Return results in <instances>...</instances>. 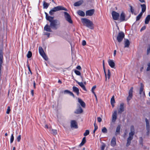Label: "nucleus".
I'll use <instances>...</instances> for the list:
<instances>
[{"label": "nucleus", "instance_id": "obj_1", "mask_svg": "<svg viewBox=\"0 0 150 150\" xmlns=\"http://www.w3.org/2000/svg\"><path fill=\"white\" fill-rule=\"evenodd\" d=\"M54 18L53 17L52 19H50L49 21L50 22V25L47 24L45 26L44 29L45 30L51 32L52 30L51 28L56 30L60 26V23L59 21L57 19L54 20Z\"/></svg>", "mask_w": 150, "mask_h": 150}, {"label": "nucleus", "instance_id": "obj_2", "mask_svg": "<svg viewBox=\"0 0 150 150\" xmlns=\"http://www.w3.org/2000/svg\"><path fill=\"white\" fill-rule=\"evenodd\" d=\"M134 134L135 131L134 126L133 125H132L130 127V132L129 133V136L127 140L126 146L128 147L130 144L131 141L133 139Z\"/></svg>", "mask_w": 150, "mask_h": 150}, {"label": "nucleus", "instance_id": "obj_3", "mask_svg": "<svg viewBox=\"0 0 150 150\" xmlns=\"http://www.w3.org/2000/svg\"><path fill=\"white\" fill-rule=\"evenodd\" d=\"M81 21L83 25H85L87 27L91 29L94 28L93 24L92 22L86 18H83L81 19Z\"/></svg>", "mask_w": 150, "mask_h": 150}, {"label": "nucleus", "instance_id": "obj_4", "mask_svg": "<svg viewBox=\"0 0 150 150\" xmlns=\"http://www.w3.org/2000/svg\"><path fill=\"white\" fill-rule=\"evenodd\" d=\"M60 10L67 11V9L62 6H59L54 7L51 9L49 12V14L51 16L53 15L54 12Z\"/></svg>", "mask_w": 150, "mask_h": 150}, {"label": "nucleus", "instance_id": "obj_5", "mask_svg": "<svg viewBox=\"0 0 150 150\" xmlns=\"http://www.w3.org/2000/svg\"><path fill=\"white\" fill-rule=\"evenodd\" d=\"M3 47H1L0 49V76L1 75V69L3 59Z\"/></svg>", "mask_w": 150, "mask_h": 150}, {"label": "nucleus", "instance_id": "obj_6", "mask_svg": "<svg viewBox=\"0 0 150 150\" xmlns=\"http://www.w3.org/2000/svg\"><path fill=\"white\" fill-rule=\"evenodd\" d=\"M125 36V34L123 32L121 31L119 32L117 37V39L118 42L119 43L121 42L124 38Z\"/></svg>", "mask_w": 150, "mask_h": 150}, {"label": "nucleus", "instance_id": "obj_7", "mask_svg": "<svg viewBox=\"0 0 150 150\" xmlns=\"http://www.w3.org/2000/svg\"><path fill=\"white\" fill-rule=\"evenodd\" d=\"M39 51L40 55L46 61H47L48 60V58L46 55L43 48L41 47H39Z\"/></svg>", "mask_w": 150, "mask_h": 150}, {"label": "nucleus", "instance_id": "obj_8", "mask_svg": "<svg viewBox=\"0 0 150 150\" xmlns=\"http://www.w3.org/2000/svg\"><path fill=\"white\" fill-rule=\"evenodd\" d=\"M64 16L66 20L69 23H72L73 21L71 20L70 15L66 12H64Z\"/></svg>", "mask_w": 150, "mask_h": 150}, {"label": "nucleus", "instance_id": "obj_9", "mask_svg": "<svg viewBox=\"0 0 150 150\" xmlns=\"http://www.w3.org/2000/svg\"><path fill=\"white\" fill-rule=\"evenodd\" d=\"M119 17L120 22L127 21L129 18H126V15L123 11H122L121 12Z\"/></svg>", "mask_w": 150, "mask_h": 150}, {"label": "nucleus", "instance_id": "obj_10", "mask_svg": "<svg viewBox=\"0 0 150 150\" xmlns=\"http://www.w3.org/2000/svg\"><path fill=\"white\" fill-rule=\"evenodd\" d=\"M133 87H132L129 90L128 92V96L127 98V100L128 102L131 100L133 96Z\"/></svg>", "mask_w": 150, "mask_h": 150}, {"label": "nucleus", "instance_id": "obj_11", "mask_svg": "<svg viewBox=\"0 0 150 150\" xmlns=\"http://www.w3.org/2000/svg\"><path fill=\"white\" fill-rule=\"evenodd\" d=\"M112 15L113 20H118L120 16L119 13L115 11H112Z\"/></svg>", "mask_w": 150, "mask_h": 150}, {"label": "nucleus", "instance_id": "obj_12", "mask_svg": "<svg viewBox=\"0 0 150 150\" xmlns=\"http://www.w3.org/2000/svg\"><path fill=\"white\" fill-rule=\"evenodd\" d=\"M71 128L77 129L78 128L77 123L75 120H71Z\"/></svg>", "mask_w": 150, "mask_h": 150}, {"label": "nucleus", "instance_id": "obj_13", "mask_svg": "<svg viewBox=\"0 0 150 150\" xmlns=\"http://www.w3.org/2000/svg\"><path fill=\"white\" fill-rule=\"evenodd\" d=\"M109 66L112 68L115 69V64L112 60L109 59L108 61Z\"/></svg>", "mask_w": 150, "mask_h": 150}, {"label": "nucleus", "instance_id": "obj_14", "mask_svg": "<svg viewBox=\"0 0 150 150\" xmlns=\"http://www.w3.org/2000/svg\"><path fill=\"white\" fill-rule=\"evenodd\" d=\"M95 10L94 9H90L86 11V16H92L94 14Z\"/></svg>", "mask_w": 150, "mask_h": 150}, {"label": "nucleus", "instance_id": "obj_15", "mask_svg": "<svg viewBox=\"0 0 150 150\" xmlns=\"http://www.w3.org/2000/svg\"><path fill=\"white\" fill-rule=\"evenodd\" d=\"M124 104L122 103L120 104V108L118 110V112L119 113H121L124 111Z\"/></svg>", "mask_w": 150, "mask_h": 150}, {"label": "nucleus", "instance_id": "obj_16", "mask_svg": "<svg viewBox=\"0 0 150 150\" xmlns=\"http://www.w3.org/2000/svg\"><path fill=\"white\" fill-rule=\"evenodd\" d=\"M76 82L84 90V91H86V89L84 85L83 82H79L77 81H76Z\"/></svg>", "mask_w": 150, "mask_h": 150}, {"label": "nucleus", "instance_id": "obj_17", "mask_svg": "<svg viewBox=\"0 0 150 150\" xmlns=\"http://www.w3.org/2000/svg\"><path fill=\"white\" fill-rule=\"evenodd\" d=\"M117 111H115L113 113L112 115V121L113 122H114L117 119Z\"/></svg>", "mask_w": 150, "mask_h": 150}, {"label": "nucleus", "instance_id": "obj_18", "mask_svg": "<svg viewBox=\"0 0 150 150\" xmlns=\"http://www.w3.org/2000/svg\"><path fill=\"white\" fill-rule=\"evenodd\" d=\"M83 112V110L81 107L77 109L76 111L74 112V113L76 114H79L82 113Z\"/></svg>", "mask_w": 150, "mask_h": 150}, {"label": "nucleus", "instance_id": "obj_19", "mask_svg": "<svg viewBox=\"0 0 150 150\" xmlns=\"http://www.w3.org/2000/svg\"><path fill=\"white\" fill-rule=\"evenodd\" d=\"M116 145V138L113 137L112 139L111 142V145L112 146H114Z\"/></svg>", "mask_w": 150, "mask_h": 150}, {"label": "nucleus", "instance_id": "obj_20", "mask_svg": "<svg viewBox=\"0 0 150 150\" xmlns=\"http://www.w3.org/2000/svg\"><path fill=\"white\" fill-rule=\"evenodd\" d=\"M73 91L76 93L77 96L79 94V89L76 86H74L73 87Z\"/></svg>", "mask_w": 150, "mask_h": 150}, {"label": "nucleus", "instance_id": "obj_21", "mask_svg": "<svg viewBox=\"0 0 150 150\" xmlns=\"http://www.w3.org/2000/svg\"><path fill=\"white\" fill-rule=\"evenodd\" d=\"M121 126L120 125H118L117 127L115 132V135H117L120 134Z\"/></svg>", "mask_w": 150, "mask_h": 150}, {"label": "nucleus", "instance_id": "obj_22", "mask_svg": "<svg viewBox=\"0 0 150 150\" xmlns=\"http://www.w3.org/2000/svg\"><path fill=\"white\" fill-rule=\"evenodd\" d=\"M78 102L80 103L81 106L83 108H85L86 106L85 103L81 99L79 98H78Z\"/></svg>", "mask_w": 150, "mask_h": 150}, {"label": "nucleus", "instance_id": "obj_23", "mask_svg": "<svg viewBox=\"0 0 150 150\" xmlns=\"http://www.w3.org/2000/svg\"><path fill=\"white\" fill-rule=\"evenodd\" d=\"M129 45L130 42L129 40L127 39L125 40L124 41V47H128Z\"/></svg>", "mask_w": 150, "mask_h": 150}, {"label": "nucleus", "instance_id": "obj_24", "mask_svg": "<svg viewBox=\"0 0 150 150\" xmlns=\"http://www.w3.org/2000/svg\"><path fill=\"white\" fill-rule=\"evenodd\" d=\"M145 121L146 124V129L148 132H149L150 130V127L149 121L147 118L145 119Z\"/></svg>", "mask_w": 150, "mask_h": 150}, {"label": "nucleus", "instance_id": "obj_25", "mask_svg": "<svg viewBox=\"0 0 150 150\" xmlns=\"http://www.w3.org/2000/svg\"><path fill=\"white\" fill-rule=\"evenodd\" d=\"M83 3L82 0L80 1L75 3L74 4V6H79L81 5Z\"/></svg>", "mask_w": 150, "mask_h": 150}, {"label": "nucleus", "instance_id": "obj_26", "mask_svg": "<svg viewBox=\"0 0 150 150\" xmlns=\"http://www.w3.org/2000/svg\"><path fill=\"white\" fill-rule=\"evenodd\" d=\"M141 6L142 8V11L141 12L142 13L145 11L146 10V6L145 4H141Z\"/></svg>", "mask_w": 150, "mask_h": 150}, {"label": "nucleus", "instance_id": "obj_27", "mask_svg": "<svg viewBox=\"0 0 150 150\" xmlns=\"http://www.w3.org/2000/svg\"><path fill=\"white\" fill-rule=\"evenodd\" d=\"M150 20V15H148L146 18L145 23V24H148L149 23V21Z\"/></svg>", "mask_w": 150, "mask_h": 150}, {"label": "nucleus", "instance_id": "obj_28", "mask_svg": "<svg viewBox=\"0 0 150 150\" xmlns=\"http://www.w3.org/2000/svg\"><path fill=\"white\" fill-rule=\"evenodd\" d=\"M77 13L82 16H84L85 15V13L83 11L80 10L78 11Z\"/></svg>", "mask_w": 150, "mask_h": 150}, {"label": "nucleus", "instance_id": "obj_29", "mask_svg": "<svg viewBox=\"0 0 150 150\" xmlns=\"http://www.w3.org/2000/svg\"><path fill=\"white\" fill-rule=\"evenodd\" d=\"M86 141V137H84L83 138L81 143L79 145V146H83L84 144L85 143Z\"/></svg>", "mask_w": 150, "mask_h": 150}, {"label": "nucleus", "instance_id": "obj_30", "mask_svg": "<svg viewBox=\"0 0 150 150\" xmlns=\"http://www.w3.org/2000/svg\"><path fill=\"white\" fill-rule=\"evenodd\" d=\"M45 14L46 15V19L47 21H49L50 19L53 18V17L49 16L48 14L46 12H45Z\"/></svg>", "mask_w": 150, "mask_h": 150}, {"label": "nucleus", "instance_id": "obj_31", "mask_svg": "<svg viewBox=\"0 0 150 150\" xmlns=\"http://www.w3.org/2000/svg\"><path fill=\"white\" fill-rule=\"evenodd\" d=\"M143 13L140 12V13L136 17V21H139L141 18Z\"/></svg>", "mask_w": 150, "mask_h": 150}, {"label": "nucleus", "instance_id": "obj_32", "mask_svg": "<svg viewBox=\"0 0 150 150\" xmlns=\"http://www.w3.org/2000/svg\"><path fill=\"white\" fill-rule=\"evenodd\" d=\"M49 4L47 3L45 1L43 2V6L44 8H47L49 5Z\"/></svg>", "mask_w": 150, "mask_h": 150}, {"label": "nucleus", "instance_id": "obj_33", "mask_svg": "<svg viewBox=\"0 0 150 150\" xmlns=\"http://www.w3.org/2000/svg\"><path fill=\"white\" fill-rule=\"evenodd\" d=\"M143 86L142 84L141 83V86L140 88L139 94H142V92H143Z\"/></svg>", "mask_w": 150, "mask_h": 150}, {"label": "nucleus", "instance_id": "obj_34", "mask_svg": "<svg viewBox=\"0 0 150 150\" xmlns=\"http://www.w3.org/2000/svg\"><path fill=\"white\" fill-rule=\"evenodd\" d=\"M51 133L53 135H56L57 134V130L52 129L51 130Z\"/></svg>", "mask_w": 150, "mask_h": 150}, {"label": "nucleus", "instance_id": "obj_35", "mask_svg": "<svg viewBox=\"0 0 150 150\" xmlns=\"http://www.w3.org/2000/svg\"><path fill=\"white\" fill-rule=\"evenodd\" d=\"M102 132L104 133H107L108 131L105 127H103L102 129Z\"/></svg>", "mask_w": 150, "mask_h": 150}, {"label": "nucleus", "instance_id": "obj_36", "mask_svg": "<svg viewBox=\"0 0 150 150\" xmlns=\"http://www.w3.org/2000/svg\"><path fill=\"white\" fill-rule=\"evenodd\" d=\"M32 56V53L30 51L28 52V53L27 55V56L28 58H30Z\"/></svg>", "mask_w": 150, "mask_h": 150}, {"label": "nucleus", "instance_id": "obj_37", "mask_svg": "<svg viewBox=\"0 0 150 150\" xmlns=\"http://www.w3.org/2000/svg\"><path fill=\"white\" fill-rule=\"evenodd\" d=\"M89 134V131L88 130H86L85 132L83 134V135L85 136H86Z\"/></svg>", "mask_w": 150, "mask_h": 150}, {"label": "nucleus", "instance_id": "obj_38", "mask_svg": "<svg viewBox=\"0 0 150 150\" xmlns=\"http://www.w3.org/2000/svg\"><path fill=\"white\" fill-rule=\"evenodd\" d=\"M111 75V73L109 69H108V74H107V76L108 78V79L110 78Z\"/></svg>", "mask_w": 150, "mask_h": 150}, {"label": "nucleus", "instance_id": "obj_39", "mask_svg": "<svg viewBox=\"0 0 150 150\" xmlns=\"http://www.w3.org/2000/svg\"><path fill=\"white\" fill-rule=\"evenodd\" d=\"M111 104L114 103H115L114 96H113L111 99Z\"/></svg>", "mask_w": 150, "mask_h": 150}, {"label": "nucleus", "instance_id": "obj_40", "mask_svg": "<svg viewBox=\"0 0 150 150\" xmlns=\"http://www.w3.org/2000/svg\"><path fill=\"white\" fill-rule=\"evenodd\" d=\"M147 66L148 67H147L146 69V71H149L150 70V61L149 63H148Z\"/></svg>", "mask_w": 150, "mask_h": 150}, {"label": "nucleus", "instance_id": "obj_41", "mask_svg": "<svg viewBox=\"0 0 150 150\" xmlns=\"http://www.w3.org/2000/svg\"><path fill=\"white\" fill-rule=\"evenodd\" d=\"M96 88V85L93 86L92 88L91 91L92 93L94 94L95 93L94 92V90Z\"/></svg>", "mask_w": 150, "mask_h": 150}, {"label": "nucleus", "instance_id": "obj_42", "mask_svg": "<svg viewBox=\"0 0 150 150\" xmlns=\"http://www.w3.org/2000/svg\"><path fill=\"white\" fill-rule=\"evenodd\" d=\"M14 140V137L13 134H12L11 135V139H10V143H12Z\"/></svg>", "mask_w": 150, "mask_h": 150}, {"label": "nucleus", "instance_id": "obj_43", "mask_svg": "<svg viewBox=\"0 0 150 150\" xmlns=\"http://www.w3.org/2000/svg\"><path fill=\"white\" fill-rule=\"evenodd\" d=\"M129 6L130 8V11L132 13H133L134 11V10L133 8V7L130 5H129Z\"/></svg>", "mask_w": 150, "mask_h": 150}, {"label": "nucleus", "instance_id": "obj_44", "mask_svg": "<svg viewBox=\"0 0 150 150\" xmlns=\"http://www.w3.org/2000/svg\"><path fill=\"white\" fill-rule=\"evenodd\" d=\"M74 72H75V73L77 75H81V74L80 72L78 71L75 70L74 71Z\"/></svg>", "mask_w": 150, "mask_h": 150}, {"label": "nucleus", "instance_id": "obj_45", "mask_svg": "<svg viewBox=\"0 0 150 150\" xmlns=\"http://www.w3.org/2000/svg\"><path fill=\"white\" fill-rule=\"evenodd\" d=\"M21 139V135H19L17 137V141L19 142L20 141Z\"/></svg>", "mask_w": 150, "mask_h": 150}, {"label": "nucleus", "instance_id": "obj_46", "mask_svg": "<svg viewBox=\"0 0 150 150\" xmlns=\"http://www.w3.org/2000/svg\"><path fill=\"white\" fill-rule=\"evenodd\" d=\"M143 139L142 137L139 138V143L140 144H142Z\"/></svg>", "mask_w": 150, "mask_h": 150}, {"label": "nucleus", "instance_id": "obj_47", "mask_svg": "<svg viewBox=\"0 0 150 150\" xmlns=\"http://www.w3.org/2000/svg\"><path fill=\"white\" fill-rule=\"evenodd\" d=\"M10 107L9 106H8V107L7 109L6 113L7 114H8L10 112Z\"/></svg>", "mask_w": 150, "mask_h": 150}, {"label": "nucleus", "instance_id": "obj_48", "mask_svg": "<svg viewBox=\"0 0 150 150\" xmlns=\"http://www.w3.org/2000/svg\"><path fill=\"white\" fill-rule=\"evenodd\" d=\"M103 70L104 71V72L105 73V78H106L105 80H107V74H106V72L105 71V67H103Z\"/></svg>", "mask_w": 150, "mask_h": 150}, {"label": "nucleus", "instance_id": "obj_49", "mask_svg": "<svg viewBox=\"0 0 150 150\" xmlns=\"http://www.w3.org/2000/svg\"><path fill=\"white\" fill-rule=\"evenodd\" d=\"M95 127V128H94V130L93 131V133L94 134L95 132L97 130V129H98V126H95V127Z\"/></svg>", "mask_w": 150, "mask_h": 150}, {"label": "nucleus", "instance_id": "obj_50", "mask_svg": "<svg viewBox=\"0 0 150 150\" xmlns=\"http://www.w3.org/2000/svg\"><path fill=\"white\" fill-rule=\"evenodd\" d=\"M105 146V144H103L101 146V150H104Z\"/></svg>", "mask_w": 150, "mask_h": 150}, {"label": "nucleus", "instance_id": "obj_51", "mask_svg": "<svg viewBox=\"0 0 150 150\" xmlns=\"http://www.w3.org/2000/svg\"><path fill=\"white\" fill-rule=\"evenodd\" d=\"M70 91H69V90H65L64 91V93L65 94V93H68V94H69V93L70 92Z\"/></svg>", "mask_w": 150, "mask_h": 150}, {"label": "nucleus", "instance_id": "obj_52", "mask_svg": "<svg viewBox=\"0 0 150 150\" xmlns=\"http://www.w3.org/2000/svg\"><path fill=\"white\" fill-rule=\"evenodd\" d=\"M146 26H144L142 27L140 30V31H142V30H144L146 29Z\"/></svg>", "mask_w": 150, "mask_h": 150}, {"label": "nucleus", "instance_id": "obj_53", "mask_svg": "<svg viewBox=\"0 0 150 150\" xmlns=\"http://www.w3.org/2000/svg\"><path fill=\"white\" fill-rule=\"evenodd\" d=\"M97 120L98 122H100L102 121V119L100 117H98Z\"/></svg>", "mask_w": 150, "mask_h": 150}, {"label": "nucleus", "instance_id": "obj_54", "mask_svg": "<svg viewBox=\"0 0 150 150\" xmlns=\"http://www.w3.org/2000/svg\"><path fill=\"white\" fill-rule=\"evenodd\" d=\"M27 67H28V70H29V71H30L31 74L32 75V72L30 70V67L29 66V65H28Z\"/></svg>", "mask_w": 150, "mask_h": 150}, {"label": "nucleus", "instance_id": "obj_55", "mask_svg": "<svg viewBox=\"0 0 150 150\" xmlns=\"http://www.w3.org/2000/svg\"><path fill=\"white\" fill-rule=\"evenodd\" d=\"M86 45V41L85 40H83L82 41V45L83 46H85Z\"/></svg>", "mask_w": 150, "mask_h": 150}, {"label": "nucleus", "instance_id": "obj_56", "mask_svg": "<svg viewBox=\"0 0 150 150\" xmlns=\"http://www.w3.org/2000/svg\"><path fill=\"white\" fill-rule=\"evenodd\" d=\"M50 34V33L48 32L45 33H44V35H47L48 38H49V37Z\"/></svg>", "mask_w": 150, "mask_h": 150}, {"label": "nucleus", "instance_id": "obj_57", "mask_svg": "<svg viewBox=\"0 0 150 150\" xmlns=\"http://www.w3.org/2000/svg\"><path fill=\"white\" fill-rule=\"evenodd\" d=\"M69 94L71 96H72L74 98L75 97V96L74 94L72 92L70 91Z\"/></svg>", "mask_w": 150, "mask_h": 150}, {"label": "nucleus", "instance_id": "obj_58", "mask_svg": "<svg viewBox=\"0 0 150 150\" xmlns=\"http://www.w3.org/2000/svg\"><path fill=\"white\" fill-rule=\"evenodd\" d=\"M76 68L77 69L79 70H81V66H77L76 67Z\"/></svg>", "mask_w": 150, "mask_h": 150}, {"label": "nucleus", "instance_id": "obj_59", "mask_svg": "<svg viewBox=\"0 0 150 150\" xmlns=\"http://www.w3.org/2000/svg\"><path fill=\"white\" fill-rule=\"evenodd\" d=\"M150 52V47L147 49V54H148Z\"/></svg>", "mask_w": 150, "mask_h": 150}, {"label": "nucleus", "instance_id": "obj_60", "mask_svg": "<svg viewBox=\"0 0 150 150\" xmlns=\"http://www.w3.org/2000/svg\"><path fill=\"white\" fill-rule=\"evenodd\" d=\"M116 50H115L114 51V56H115L116 54Z\"/></svg>", "mask_w": 150, "mask_h": 150}, {"label": "nucleus", "instance_id": "obj_61", "mask_svg": "<svg viewBox=\"0 0 150 150\" xmlns=\"http://www.w3.org/2000/svg\"><path fill=\"white\" fill-rule=\"evenodd\" d=\"M35 85H36V84H35V81H33V86H34V87L35 88Z\"/></svg>", "mask_w": 150, "mask_h": 150}, {"label": "nucleus", "instance_id": "obj_62", "mask_svg": "<svg viewBox=\"0 0 150 150\" xmlns=\"http://www.w3.org/2000/svg\"><path fill=\"white\" fill-rule=\"evenodd\" d=\"M103 67H105L104 60H103Z\"/></svg>", "mask_w": 150, "mask_h": 150}, {"label": "nucleus", "instance_id": "obj_63", "mask_svg": "<svg viewBox=\"0 0 150 150\" xmlns=\"http://www.w3.org/2000/svg\"><path fill=\"white\" fill-rule=\"evenodd\" d=\"M143 69H144L143 67H142L141 68H140V71H142L143 70Z\"/></svg>", "mask_w": 150, "mask_h": 150}, {"label": "nucleus", "instance_id": "obj_64", "mask_svg": "<svg viewBox=\"0 0 150 150\" xmlns=\"http://www.w3.org/2000/svg\"><path fill=\"white\" fill-rule=\"evenodd\" d=\"M58 83H61V84L62 83V81L60 80H58Z\"/></svg>", "mask_w": 150, "mask_h": 150}]
</instances>
